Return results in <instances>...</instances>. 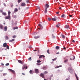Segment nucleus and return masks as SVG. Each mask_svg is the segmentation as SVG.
<instances>
[{
    "mask_svg": "<svg viewBox=\"0 0 80 80\" xmlns=\"http://www.w3.org/2000/svg\"><path fill=\"white\" fill-rule=\"evenodd\" d=\"M5 19H9V20H10L11 18H10V16H6L5 17Z\"/></svg>",
    "mask_w": 80,
    "mask_h": 80,
    "instance_id": "1",
    "label": "nucleus"
},
{
    "mask_svg": "<svg viewBox=\"0 0 80 80\" xmlns=\"http://www.w3.org/2000/svg\"><path fill=\"white\" fill-rule=\"evenodd\" d=\"M68 70L69 71L70 73H72L73 72V70H72V69L70 68H68Z\"/></svg>",
    "mask_w": 80,
    "mask_h": 80,
    "instance_id": "2",
    "label": "nucleus"
},
{
    "mask_svg": "<svg viewBox=\"0 0 80 80\" xmlns=\"http://www.w3.org/2000/svg\"><path fill=\"white\" fill-rule=\"evenodd\" d=\"M7 29H8V27H7V26H5L4 27V31L5 32H6V31H7Z\"/></svg>",
    "mask_w": 80,
    "mask_h": 80,
    "instance_id": "3",
    "label": "nucleus"
},
{
    "mask_svg": "<svg viewBox=\"0 0 80 80\" xmlns=\"http://www.w3.org/2000/svg\"><path fill=\"white\" fill-rule=\"evenodd\" d=\"M49 7V5L48 4H46L45 6V9H47Z\"/></svg>",
    "mask_w": 80,
    "mask_h": 80,
    "instance_id": "4",
    "label": "nucleus"
},
{
    "mask_svg": "<svg viewBox=\"0 0 80 80\" xmlns=\"http://www.w3.org/2000/svg\"><path fill=\"white\" fill-rule=\"evenodd\" d=\"M40 76L43 78H45V76H44V74L43 73H41L40 74Z\"/></svg>",
    "mask_w": 80,
    "mask_h": 80,
    "instance_id": "5",
    "label": "nucleus"
},
{
    "mask_svg": "<svg viewBox=\"0 0 80 80\" xmlns=\"http://www.w3.org/2000/svg\"><path fill=\"white\" fill-rule=\"evenodd\" d=\"M7 43L5 42L3 44V47H7Z\"/></svg>",
    "mask_w": 80,
    "mask_h": 80,
    "instance_id": "6",
    "label": "nucleus"
},
{
    "mask_svg": "<svg viewBox=\"0 0 80 80\" xmlns=\"http://www.w3.org/2000/svg\"><path fill=\"white\" fill-rule=\"evenodd\" d=\"M18 62L19 63H21V64H23V62L21 60H18Z\"/></svg>",
    "mask_w": 80,
    "mask_h": 80,
    "instance_id": "7",
    "label": "nucleus"
},
{
    "mask_svg": "<svg viewBox=\"0 0 80 80\" xmlns=\"http://www.w3.org/2000/svg\"><path fill=\"white\" fill-rule=\"evenodd\" d=\"M21 6L24 7V6H25V5H26V4H25V3L23 2L21 4Z\"/></svg>",
    "mask_w": 80,
    "mask_h": 80,
    "instance_id": "8",
    "label": "nucleus"
},
{
    "mask_svg": "<svg viewBox=\"0 0 80 80\" xmlns=\"http://www.w3.org/2000/svg\"><path fill=\"white\" fill-rule=\"evenodd\" d=\"M15 41V39H12V40H10L9 41V42H14Z\"/></svg>",
    "mask_w": 80,
    "mask_h": 80,
    "instance_id": "9",
    "label": "nucleus"
},
{
    "mask_svg": "<svg viewBox=\"0 0 80 80\" xmlns=\"http://www.w3.org/2000/svg\"><path fill=\"white\" fill-rule=\"evenodd\" d=\"M35 72L36 73H39L38 72V69H35Z\"/></svg>",
    "mask_w": 80,
    "mask_h": 80,
    "instance_id": "10",
    "label": "nucleus"
},
{
    "mask_svg": "<svg viewBox=\"0 0 80 80\" xmlns=\"http://www.w3.org/2000/svg\"><path fill=\"white\" fill-rule=\"evenodd\" d=\"M61 37H62L63 38H65V36L62 34H61Z\"/></svg>",
    "mask_w": 80,
    "mask_h": 80,
    "instance_id": "11",
    "label": "nucleus"
},
{
    "mask_svg": "<svg viewBox=\"0 0 80 80\" xmlns=\"http://www.w3.org/2000/svg\"><path fill=\"white\" fill-rule=\"evenodd\" d=\"M0 28L1 29L3 30V26L2 25H0Z\"/></svg>",
    "mask_w": 80,
    "mask_h": 80,
    "instance_id": "12",
    "label": "nucleus"
},
{
    "mask_svg": "<svg viewBox=\"0 0 80 80\" xmlns=\"http://www.w3.org/2000/svg\"><path fill=\"white\" fill-rule=\"evenodd\" d=\"M8 70H9L10 71H11V72H12V73H15V71H14V70H12V69H8Z\"/></svg>",
    "mask_w": 80,
    "mask_h": 80,
    "instance_id": "13",
    "label": "nucleus"
},
{
    "mask_svg": "<svg viewBox=\"0 0 80 80\" xmlns=\"http://www.w3.org/2000/svg\"><path fill=\"white\" fill-rule=\"evenodd\" d=\"M74 59H75V56H72V59L71 58H70V60H73Z\"/></svg>",
    "mask_w": 80,
    "mask_h": 80,
    "instance_id": "14",
    "label": "nucleus"
},
{
    "mask_svg": "<svg viewBox=\"0 0 80 80\" xmlns=\"http://www.w3.org/2000/svg\"><path fill=\"white\" fill-rule=\"evenodd\" d=\"M42 57H45V56L43 55H40L39 57V58H42Z\"/></svg>",
    "mask_w": 80,
    "mask_h": 80,
    "instance_id": "15",
    "label": "nucleus"
},
{
    "mask_svg": "<svg viewBox=\"0 0 80 80\" xmlns=\"http://www.w3.org/2000/svg\"><path fill=\"white\" fill-rule=\"evenodd\" d=\"M2 15H4V16L7 15V13H6V12H2Z\"/></svg>",
    "mask_w": 80,
    "mask_h": 80,
    "instance_id": "16",
    "label": "nucleus"
},
{
    "mask_svg": "<svg viewBox=\"0 0 80 80\" xmlns=\"http://www.w3.org/2000/svg\"><path fill=\"white\" fill-rule=\"evenodd\" d=\"M62 67V65L58 66L57 67H55V68H59V67Z\"/></svg>",
    "mask_w": 80,
    "mask_h": 80,
    "instance_id": "17",
    "label": "nucleus"
},
{
    "mask_svg": "<svg viewBox=\"0 0 80 80\" xmlns=\"http://www.w3.org/2000/svg\"><path fill=\"white\" fill-rule=\"evenodd\" d=\"M66 17V16H65V14H62L61 16V17H62V18H65Z\"/></svg>",
    "mask_w": 80,
    "mask_h": 80,
    "instance_id": "18",
    "label": "nucleus"
},
{
    "mask_svg": "<svg viewBox=\"0 0 80 80\" xmlns=\"http://www.w3.org/2000/svg\"><path fill=\"white\" fill-rule=\"evenodd\" d=\"M69 28V26L68 25H66L65 26V28Z\"/></svg>",
    "mask_w": 80,
    "mask_h": 80,
    "instance_id": "19",
    "label": "nucleus"
},
{
    "mask_svg": "<svg viewBox=\"0 0 80 80\" xmlns=\"http://www.w3.org/2000/svg\"><path fill=\"white\" fill-rule=\"evenodd\" d=\"M34 38H36V39H37V38H40V36H35L34 37Z\"/></svg>",
    "mask_w": 80,
    "mask_h": 80,
    "instance_id": "20",
    "label": "nucleus"
},
{
    "mask_svg": "<svg viewBox=\"0 0 80 80\" xmlns=\"http://www.w3.org/2000/svg\"><path fill=\"white\" fill-rule=\"evenodd\" d=\"M52 20L53 21H56V20H57V19L55 18H52Z\"/></svg>",
    "mask_w": 80,
    "mask_h": 80,
    "instance_id": "21",
    "label": "nucleus"
},
{
    "mask_svg": "<svg viewBox=\"0 0 80 80\" xmlns=\"http://www.w3.org/2000/svg\"><path fill=\"white\" fill-rule=\"evenodd\" d=\"M56 50H59V46H56Z\"/></svg>",
    "mask_w": 80,
    "mask_h": 80,
    "instance_id": "22",
    "label": "nucleus"
},
{
    "mask_svg": "<svg viewBox=\"0 0 80 80\" xmlns=\"http://www.w3.org/2000/svg\"><path fill=\"white\" fill-rule=\"evenodd\" d=\"M13 30H16V29H18V27H15L13 28Z\"/></svg>",
    "mask_w": 80,
    "mask_h": 80,
    "instance_id": "23",
    "label": "nucleus"
},
{
    "mask_svg": "<svg viewBox=\"0 0 80 80\" xmlns=\"http://www.w3.org/2000/svg\"><path fill=\"white\" fill-rule=\"evenodd\" d=\"M22 1V0H18V3H20Z\"/></svg>",
    "mask_w": 80,
    "mask_h": 80,
    "instance_id": "24",
    "label": "nucleus"
},
{
    "mask_svg": "<svg viewBox=\"0 0 80 80\" xmlns=\"http://www.w3.org/2000/svg\"><path fill=\"white\" fill-rule=\"evenodd\" d=\"M68 59H66L64 60V63H66V62H68Z\"/></svg>",
    "mask_w": 80,
    "mask_h": 80,
    "instance_id": "25",
    "label": "nucleus"
},
{
    "mask_svg": "<svg viewBox=\"0 0 80 80\" xmlns=\"http://www.w3.org/2000/svg\"><path fill=\"white\" fill-rule=\"evenodd\" d=\"M75 76L77 80H78V77H77V74H75Z\"/></svg>",
    "mask_w": 80,
    "mask_h": 80,
    "instance_id": "26",
    "label": "nucleus"
},
{
    "mask_svg": "<svg viewBox=\"0 0 80 80\" xmlns=\"http://www.w3.org/2000/svg\"><path fill=\"white\" fill-rule=\"evenodd\" d=\"M5 37L6 39V40H8V36H5Z\"/></svg>",
    "mask_w": 80,
    "mask_h": 80,
    "instance_id": "27",
    "label": "nucleus"
},
{
    "mask_svg": "<svg viewBox=\"0 0 80 80\" xmlns=\"http://www.w3.org/2000/svg\"><path fill=\"white\" fill-rule=\"evenodd\" d=\"M57 58H56L54 59H52V61H55V60H57Z\"/></svg>",
    "mask_w": 80,
    "mask_h": 80,
    "instance_id": "28",
    "label": "nucleus"
},
{
    "mask_svg": "<svg viewBox=\"0 0 80 80\" xmlns=\"http://www.w3.org/2000/svg\"><path fill=\"white\" fill-rule=\"evenodd\" d=\"M14 12H18V9L17 8H15L14 10Z\"/></svg>",
    "mask_w": 80,
    "mask_h": 80,
    "instance_id": "29",
    "label": "nucleus"
},
{
    "mask_svg": "<svg viewBox=\"0 0 80 80\" xmlns=\"http://www.w3.org/2000/svg\"><path fill=\"white\" fill-rule=\"evenodd\" d=\"M44 12L45 13H47V9H45Z\"/></svg>",
    "mask_w": 80,
    "mask_h": 80,
    "instance_id": "30",
    "label": "nucleus"
},
{
    "mask_svg": "<svg viewBox=\"0 0 80 80\" xmlns=\"http://www.w3.org/2000/svg\"><path fill=\"white\" fill-rule=\"evenodd\" d=\"M37 63H41V62H42L41 61H40V60H38L37 61Z\"/></svg>",
    "mask_w": 80,
    "mask_h": 80,
    "instance_id": "31",
    "label": "nucleus"
},
{
    "mask_svg": "<svg viewBox=\"0 0 80 80\" xmlns=\"http://www.w3.org/2000/svg\"><path fill=\"white\" fill-rule=\"evenodd\" d=\"M11 13V12H8V15L9 16H10Z\"/></svg>",
    "mask_w": 80,
    "mask_h": 80,
    "instance_id": "32",
    "label": "nucleus"
},
{
    "mask_svg": "<svg viewBox=\"0 0 80 80\" xmlns=\"http://www.w3.org/2000/svg\"><path fill=\"white\" fill-rule=\"evenodd\" d=\"M29 72H30V74H33V73L32 72V71L30 70L29 71Z\"/></svg>",
    "mask_w": 80,
    "mask_h": 80,
    "instance_id": "33",
    "label": "nucleus"
},
{
    "mask_svg": "<svg viewBox=\"0 0 80 80\" xmlns=\"http://www.w3.org/2000/svg\"><path fill=\"white\" fill-rule=\"evenodd\" d=\"M38 25V26H40L41 27V28H43V27H42V26L41 24H39Z\"/></svg>",
    "mask_w": 80,
    "mask_h": 80,
    "instance_id": "34",
    "label": "nucleus"
},
{
    "mask_svg": "<svg viewBox=\"0 0 80 80\" xmlns=\"http://www.w3.org/2000/svg\"><path fill=\"white\" fill-rule=\"evenodd\" d=\"M16 37H17V36H16V35H14L12 36V38H15Z\"/></svg>",
    "mask_w": 80,
    "mask_h": 80,
    "instance_id": "35",
    "label": "nucleus"
},
{
    "mask_svg": "<svg viewBox=\"0 0 80 80\" xmlns=\"http://www.w3.org/2000/svg\"><path fill=\"white\" fill-rule=\"evenodd\" d=\"M28 60L31 61L32 60V58L30 57L28 59Z\"/></svg>",
    "mask_w": 80,
    "mask_h": 80,
    "instance_id": "36",
    "label": "nucleus"
},
{
    "mask_svg": "<svg viewBox=\"0 0 80 80\" xmlns=\"http://www.w3.org/2000/svg\"><path fill=\"white\" fill-rule=\"evenodd\" d=\"M6 47H7V49H8V50H9V46H8V45H7L6 46Z\"/></svg>",
    "mask_w": 80,
    "mask_h": 80,
    "instance_id": "37",
    "label": "nucleus"
},
{
    "mask_svg": "<svg viewBox=\"0 0 80 80\" xmlns=\"http://www.w3.org/2000/svg\"><path fill=\"white\" fill-rule=\"evenodd\" d=\"M47 53H48L49 54H50V50L49 49H48L47 50Z\"/></svg>",
    "mask_w": 80,
    "mask_h": 80,
    "instance_id": "38",
    "label": "nucleus"
},
{
    "mask_svg": "<svg viewBox=\"0 0 80 80\" xmlns=\"http://www.w3.org/2000/svg\"><path fill=\"white\" fill-rule=\"evenodd\" d=\"M44 74H47V73H48V72H47V71H46L44 72Z\"/></svg>",
    "mask_w": 80,
    "mask_h": 80,
    "instance_id": "39",
    "label": "nucleus"
},
{
    "mask_svg": "<svg viewBox=\"0 0 80 80\" xmlns=\"http://www.w3.org/2000/svg\"><path fill=\"white\" fill-rule=\"evenodd\" d=\"M26 2L27 3H29V0H28L26 1Z\"/></svg>",
    "mask_w": 80,
    "mask_h": 80,
    "instance_id": "40",
    "label": "nucleus"
},
{
    "mask_svg": "<svg viewBox=\"0 0 80 80\" xmlns=\"http://www.w3.org/2000/svg\"><path fill=\"white\" fill-rule=\"evenodd\" d=\"M9 65H10V64H9V63H7L5 65H6V66H8Z\"/></svg>",
    "mask_w": 80,
    "mask_h": 80,
    "instance_id": "41",
    "label": "nucleus"
},
{
    "mask_svg": "<svg viewBox=\"0 0 80 80\" xmlns=\"http://www.w3.org/2000/svg\"><path fill=\"white\" fill-rule=\"evenodd\" d=\"M48 19L49 21H50L51 20V18H48Z\"/></svg>",
    "mask_w": 80,
    "mask_h": 80,
    "instance_id": "42",
    "label": "nucleus"
},
{
    "mask_svg": "<svg viewBox=\"0 0 80 80\" xmlns=\"http://www.w3.org/2000/svg\"><path fill=\"white\" fill-rule=\"evenodd\" d=\"M15 25H16L17 24V21H16L14 23Z\"/></svg>",
    "mask_w": 80,
    "mask_h": 80,
    "instance_id": "43",
    "label": "nucleus"
},
{
    "mask_svg": "<svg viewBox=\"0 0 80 80\" xmlns=\"http://www.w3.org/2000/svg\"><path fill=\"white\" fill-rule=\"evenodd\" d=\"M7 73H4L3 74V76H5V75H6Z\"/></svg>",
    "mask_w": 80,
    "mask_h": 80,
    "instance_id": "44",
    "label": "nucleus"
},
{
    "mask_svg": "<svg viewBox=\"0 0 80 80\" xmlns=\"http://www.w3.org/2000/svg\"><path fill=\"white\" fill-rule=\"evenodd\" d=\"M0 12L1 13H3V10H0Z\"/></svg>",
    "mask_w": 80,
    "mask_h": 80,
    "instance_id": "45",
    "label": "nucleus"
},
{
    "mask_svg": "<svg viewBox=\"0 0 80 80\" xmlns=\"http://www.w3.org/2000/svg\"><path fill=\"white\" fill-rule=\"evenodd\" d=\"M59 13H60L59 12H56V14L57 15H58V14H59Z\"/></svg>",
    "mask_w": 80,
    "mask_h": 80,
    "instance_id": "46",
    "label": "nucleus"
},
{
    "mask_svg": "<svg viewBox=\"0 0 80 80\" xmlns=\"http://www.w3.org/2000/svg\"><path fill=\"white\" fill-rule=\"evenodd\" d=\"M24 68H25V66H23V67L22 68V69L23 70V69H24Z\"/></svg>",
    "mask_w": 80,
    "mask_h": 80,
    "instance_id": "47",
    "label": "nucleus"
},
{
    "mask_svg": "<svg viewBox=\"0 0 80 80\" xmlns=\"http://www.w3.org/2000/svg\"><path fill=\"white\" fill-rule=\"evenodd\" d=\"M28 48H32V46H29Z\"/></svg>",
    "mask_w": 80,
    "mask_h": 80,
    "instance_id": "48",
    "label": "nucleus"
},
{
    "mask_svg": "<svg viewBox=\"0 0 80 80\" xmlns=\"http://www.w3.org/2000/svg\"><path fill=\"white\" fill-rule=\"evenodd\" d=\"M72 42H73V43H75V41L74 40H72Z\"/></svg>",
    "mask_w": 80,
    "mask_h": 80,
    "instance_id": "49",
    "label": "nucleus"
},
{
    "mask_svg": "<svg viewBox=\"0 0 80 80\" xmlns=\"http://www.w3.org/2000/svg\"><path fill=\"white\" fill-rule=\"evenodd\" d=\"M56 27H57L58 28V27H59V26L58 25H56Z\"/></svg>",
    "mask_w": 80,
    "mask_h": 80,
    "instance_id": "50",
    "label": "nucleus"
},
{
    "mask_svg": "<svg viewBox=\"0 0 80 80\" xmlns=\"http://www.w3.org/2000/svg\"><path fill=\"white\" fill-rule=\"evenodd\" d=\"M37 65H41V64L37 63Z\"/></svg>",
    "mask_w": 80,
    "mask_h": 80,
    "instance_id": "51",
    "label": "nucleus"
},
{
    "mask_svg": "<svg viewBox=\"0 0 80 80\" xmlns=\"http://www.w3.org/2000/svg\"><path fill=\"white\" fill-rule=\"evenodd\" d=\"M22 74L23 75H25V73H22Z\"/></svg>",
    "mask_w": 80,
    "mask_h": 80,
    "instance_id": "52",
    "label": "nucleus"
},
{
    "mask_svg": "<svg viewBox=\"0 0 80 80\" xmlns=\"http://www.w3.org/2000/svg\"><path fill=\"white\" fill-rule=\"evenodd\" d=\"M37 8H38V9H39V10H40V7H39L37 6Z\"/></svg>",
    "mask_w": 80,
    "mask_h": 80,
    "instance_id": "53",
    "label": "nucleus"
},
{
    "mask_svg": "<svg viewBox=\"0 0 80 80\" xmlns=\"http://www.w3.org/2000/svg\"><path fill=\"white\" fill-rule=\"evenodd\" d=\"M57 25H58L59 26H59H60V24H58Z\"/></svg>",
    "mask_w": 80,
    "mask_h": 80,
    "instance_id": "54",
    "label": "nucleus"
},
{
    "mask_svg": "<svg viewBox=\"0 0 80 80\" xmlns=\"http://www.w3.org/2000/svg\"><path fill=\"white\" fill-rule=\"evenodd\" d=\"M1 65H2L3 66L4 65V64H3V63H2Z\"/></svg>",
    "mask_w": 80,
    "mask_h": 80,
    "instance_id": "55",
    "label": "nucleus"
},
{
    "mask_svg": "<svg viewBox=\"0 0 80 80\" xmlns=\"http://www.w3.org/2000/svg\"><path fill=\"white\" fill-rule=\"evenodd\" d=\"M63 49H64V50H65V49H66V48L65 47H64Z\"/></svg>",
    "mask_w": 80,
    "mask_h": 80,
    "instance_id": "56",
    "label": "nucleus"
},
{
    "mask_svg": "<svg viewBox=\"0 0 80 80\" xmlns=\"http://www.w3.org/2000/svg\"><path fill=\"white\" fill-rule=\"evenodd\" d=\"M52 37L53 38H55V36H53Z\"/></svg>",
    "mask_w": 80,
    "mask_h": 80,
    "instance_id": "57",
    "label": "nucleus"
},
{
    "mask_svg": "<svg viewBox=\"0 0 80 80\" xmlns=\"http://www.w3.org/2000/svg\"><path fill=\"white\" fill-rule=\"evenodd\" d=\"M69 17H72V15H70Z\"/></svg>",
    "mask_w": 80,
    "mask_h": 80,
    "instance_id": "58",
    "label": "nucleus"
},
{
    "mask_svg": "<svg viewBox=\"0 0 80 80\" xmlns=\"http://www.w3.org/2000/svg\"><path fill=\"white\" fill-rule=\"evenodd\" d=\"M11 7H13V5L12 4V5H11Z\"/></svg>",
    "mask_w": 80,
    "mask_h": 80,
    "instance_id": "59",
    "label": "nucleus"
},
{
    "mask_svg": "<svg viewBox=\"0 0 80 80\" xmlns=\"http://www.w3.org/2000/svg\"><path fill=\"white\" fill-rule=\"evenodd\" d=\"M59 9L60 10H61V9H62V8H61V7H59Z\"/></svg>",
    "mask_w": 80,
    "mask_h": 80,
    "instance_id": "60",
    "label": "nucleus"
},
{
    "mask_svg": "<svg viewBox=\"0 0 80 80\" xmlns=\"http://www.w3.org/2000/svg\"><path fill=\"white\" fill-rule=\"evenodd\" d=\"M33 51H34V52H36V51H37V50H33Z\"/></svg>",
    "mask_w": 80,
    "mask_h": 80,
    "instance_id": "61",
    "label": "nucleus"
},
{
    "mask_svg": "<svg viewBox=\"0 0 80 80\" xmlns=\"http://www.w3.org/2000/svg\"><path fill=\"white\" fill-rule=\"evenodd\" d=\"M26 68V69H27V66H26V68Z\"/></svg>",
    "mask_w": 80,
    "mask_h": 80,
    "instance_id": "62",
    "label": "nucleus"
},
{
    "mask_svg": "<svg viewBox=\"0 0 80 80\" xmlns=\"http://www.w3.org/2000/svg\"><path fill=\"white\" fill-rule=\"evenodd\" d=\"M59 53H60L59 52H57L56 53V54H59Z\"/></svg>",
    "mask_w": 80,
    "mask_h": 80,
    "instance_id": "63",
    "label": "nucleus"
},
{
    "mask_svg": "<svg viewBox=\"0 0 80 80\" xmlns=\"http://www.w3.org/2000/svg\"><path fill=\"white\" fill-rule=\"evenodd\" d=\"M3 24L4 25H5V22H4L3 23Z\"/></svg>",
    "mask_w": 80,
    "mask_h": 80,
    "instance_id": "64",
    "label": "nucleus"
}]
</instances>
